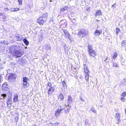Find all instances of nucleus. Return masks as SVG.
Wrapping results in <instances>:
<instances>
[{"label":"nucleus","mask_w":126,"mask_h":126,"mask_svg":"<svg viewBox=\"0 0 126 126\" xmlns=\"http://www.w3.org/2000/svg\"><path fill=\"white\" fill-rule=\"evenodd\" d=\"M39 41L40 42L42 41L43 38V34L40 33L38 36Z\"/></svg>","instance_id":"f3484780"},{"label":"nucleus","mask_w":126,"mask_h":126,"mask_svg":"<svg viewBox=\"0 0 126 126\" xmlns=\"http://www.w3.org/2000/svg\"><path fill=\"white\" fill-rule=\"evenodd\" d=\"M18 117H16L15 118V120L16 122H17L18 121Z\"/></svg>","instance_id":"37998d69"},{"label":"nucleus","mask_w":126,"mask_h":126,"mask_svg":"<svg viewBox=\"0 0 126 126\" xmlns=\"http://www.w3.org/2000/svg\"><path fill=\"white\" fill-rule=\"evenodd\" d=\"M51 124L52 126H58L59 124V123L58 122H57L54 124H53L52 123H51Z\"/></svg>","instance_id":"bb28decb"},{"label":"nucleus","mask_w":126,"mask_h":126,"mask_svg":"<svg viewBox=\"0 0 126 126\" xmlns=\"http://www.w3.org/2000/svg\"><path fill=\"white\" fill-rule=\"evenodd\" d=\"M18 96L17 95L14 96V101L15 102H16L18 101Z\"/></svg>","instance_id":"412c9836"},{"label":"nucleus","mask_w":126,"mask_h":126,"mask_svg":"<svg viewBox=\"0 0 126 126\" xmlns=\"http://www.w3.org/2000/svg\"><path fill=\"white\" fill-rule=\"evenodd\" d=\"M125 97H123L121 96V100L122 102H124L125 100Z\"/></svg>","instance_id":"2f4dec72"},{"label":"nucleus","mask_w":126,"mask_h":126,"mask_svg":"<svg viewBox=\"0 0 126 126\" xmlns=\"http://www.w3.org/2000/svg\"><path fill=\"white\" fill-rule=\"evenodd\" d=\"M104 61L105 62H109L110 61H109V58H107H107H106V59Z\"/></svg>","instance_id":"a19ab883"},{"label":"nucleus","mask_w":126,"mask_h":126,"mask_svg":"<svg viewBox=\"0 0 126 126\" xmlns=\"http://www.w3.org/2000/svg\"><path fill=\"white\" fill-rule=\"evenodd\" d=\"M102 32V31L101 30H96L95 32L94 33V34L95 36L97 37L99 36Z\"/></svg>","instance_id":"9b49d317"},{"label":"nucleus","mask_w":126,"mask_h":126,"mask_svg":"<svg viewBox=\"0 0 126 126\" xmlns=\"http://www.w3.org/2000/svg\"><path fill=\"white\" fill-rule=\"evenodd\" d=\"M102 13L101 11L100 10H97L96 12V14H95V16L96 17L97 16H100L102 15Z\"/></svg>","instance_id":"2eb2a0df"},{"label":"nucleus","mask_w":126,"mask_h":126,"mask_svg":"<svg viewBox=\"0 0 126 126\" xmlns=\"http://www.w3.org/2000/svg\"><path fill=\"white\" fill-rule=\"evenodd\" d=\"M10 10L12 12H15L14 8H11Z\"/></svg>","instance_id":"a18cd8bd"},{"label":"nucleus","mask_w":126,"mask_h":126,"mask_svg":"<svg viewBox=\"0 0 126 126\" xmlns=\"http://www.w3.org/2000/svg\"><path fill=\"white\" fill-rule=\"evenodd\" d=\"M50 49V46H49V47H47V49L48 50Z\"/></svg>","instance_id":"8fccbe9b"},{"label":"nucleus","mask_w":126,"mask_h":126,"mask_svg":"<svg viewBox=\"0 0 126 126\" xmlns=\"http://www.w3.org/2000/svg\"><path fill=\"white\" fill-rule=\"evenodd\" d=\"M87 34V32L85 29H81L79 32L78 36L79 37H85Z\"/></svg>","instance_id":"39448f33"},{"label":"nucleus","mask_w":126,"mask_h":126,"mask_svg":"<svg viewBox=\"0 0 126 126\" xmlns=\"http://www.w3.org/2000/svg\"><path fill=\"white\" fill-rule=\"evenodd\" d=\"M18 2L19 3V4H22V0H18Z\"/></svg>","instance_id":"79ce46f5"},{"label":"nucleus","mask_w":126,"mask_h":126,"mask_svg":"<svg viewBox=\"0 0 126 126\" xmlns=\"http://www.w3.org/2000/svg\"><path fill=\"white\" fill-rule=\"evenodd\" d=\"M0 77H1V75L0 74V81H1Z\"/></svg>","instance_id":"5fc2aeb1"},{"label":"nucleus","mask_w":126,"mask_h":126,"mask_svg":"<svg viewBox=\"0 0 126 126\" xmlns=\"http://www.w3.org/2000/svg\"><path fill=\"white\" fill-rule=\"evenodd\" d=\"M46 20L43 18L42 17H40L37 20V22L39 24L43 25L45 21Z\"/></svg>","instance_id":"9d476101"},{"label":"nucleus","mask_w":126,"mask_h":126,"mask_svg":"<svg viewBox=\"0 0 126 126\" xmlns=\"http://www.w3.org/2000/svg\"><path fill=\"white\" fill-rule=\"evenodd\" d=\"M117 55V53H115L113 56L112 58V59L113 58L114 59H115L116 58Z\"/></svg>","instance_id":"c85d7f7f"},{"label":"nucleus","mask_w":126,"mask_h":126,"mask_svg":"<svg viewBox=\"0 0 126 126\" xmlns=\"http://www.w3.org/2000/svg\"><path fill=\"white\" fill-rule=\"evenodd\" d=\"M120 114L119 113H116L115 115V118H120Z\"/></svg>","instance_id":"a878e982"},{"label":"nucleus","mask_w":126,"mask_h":126,"mask_svg":"<svg viewBox=\"0 0 126 126\" xmlns=\"http://www.w3.org/2000/svg\"><path fill=\"white\" fill-rule=\"evenodd\" d=\"M67 101L68 102V105L69 104V105L72 102V99L70 96H68Z\"/></svg>","instance_id":"4468645a"},{"label":"nucleus","mask_w":126,"mask_h":126,"mask_svg":"<svg viewBox=\"0 0 126 126\" xmlns=\"http://www.w3.org/2000/svg\"><path fill=\"white\" fill-rule=\"evenodd\" d=\"M80 99L82 101H83V102H84V99L83 98H80Z\"/></svg>","instance_id":"09e8293b"},{"label":"nucleus","mask_w":126,"mask_h":126,"mask_svg":"<svg viewBox=\"0 0 126 126\" xmlns=\"http://www.w3.org/2000/svg\"><path fill=\"white\" fill-rule=\"evenodd\" d=\"M125 112L126 113V108L125 109Z\"/></svg>","instance_id":"864d4df0"},{"label":"nucleus","mask_w":126,"mask_h":126,"mask_svg":"<svg viewBox=\"0 0 126 126\" xmlns=\"http://www.w3.org/2000/svg\"><path fill=\"white\" fill-rule=\"evenodd\" d=\"M47 16V14L46 13H45L42 16H41L40 17H43V18L45 20L46 19V18Z\"/></svg>","instance_id":"aec40b11"},{"label":"nucleus","mask_w":126,"mask_h":126,"mask_svg":"<svg viewBox=\"0 0 126 126\" xmlns=\"http://www.w3.org/2000/svg\"><path fill=\"white\" fill-rule=\"evenodd\" d=\"M11 103V101L10 99H8L7 100V105L10 104Z\"/></svg>","instance_id":"473e14b6"},{"label":"nucleus","mask_w":126,"mask_h":126,"mask_svg":"<svg viewBox=\"0 0 126 126\" xmlns=\"http://www.w3.org/2000/svg\"><path fill=\"white\" fill-rule=\"evenodd\" d=\"M37 31H36V32H35V34H37Z\"/></svg>","instance_id":"603ef678"},{"label":"nucleus","mask_w":126,"mask_h":126,"mask_svg":"<svg viewBox=\"0 0 126 126\" xmlns=\"http://www.w3.org/2000/svg\"><path fill=\"white\" fill-rule=\"evenodd\" d=\"M28 79L26 77H24L23 78V82H27V80Z\"/></svg>","instance_id":"393cba45"},{"label":"nucleus","mask_w":126,"mask_h":126,"mask_svg":"<svg viewBox=\"0 0 126 126\" xmlns=\"http://www.w3.org/2000/svg\"><path fill=\"white\" fill-rule=\"evenodd\" d=\"M126 95V92H124L122 94L121 96H123V97H125Z\"/></svg>","instance_id":"58836bf2"},{"label":"nucleus","mask_w":126,"mask_h":126,"mask_svg":"<svg viewBox=\"0 0 126 126\" xmlns=\"http://www.w3.org/2000/svg\"><path fill=\"white\" fill-rule=\"evenodd\" d=\"M64 31H63V32L66 35H69V34L68 31L65 30H64Z\"/></svg>","instance_id":"7c9ffc66"},{"label":"nucleus","mask_w":126,"mask_h":126,"mask_svg":"<svg viewBox=\"0 0 126 126\" xmlns=\"http://www.w3.org/2000/svg\"><path fill=\"white\" fill-rule=\"evenodd\" d=\"M8 85L7 83L5 82L4 83L2 86V89L4 91H5L8 89Z\"/></svg>","instance_id":"1a4fd4ad"},{"label":"nucleus","mask_w":126,"mask_h":126,"mask_svg":"<svg viewBox=\"0 0 126 126\" xmlns=\"http://www.w3.org/2000/svg\"><path fill=\"white\" fill-rule=\"evenodd\" d=\"M89 54L90 55L94 58H95L94 57L96 55L95 52L94 50H93L92 51L89 52Z\"/></svg>","instance_id":"ddd939ff"},{"label":"nucleus","mask_w":126,"mask_h":126,"mask_svg":"<svg viewBox=\"0 0 126 126\" xmlns=\"http://www.w3.org/2000/svg\"><path fill=\"white\" fill-rule=\"evenodd\" d=\"M115 4H114L112 6V8H115Z\"/></svg>","instance_id":"de8ad7c7"},{"label":"nucleus","mask_w":126,"mask_h":126,"mask_svg":"<svg viewBox=\"0 0 126 126\" xmlns=\"http://www.w3.org/2000/svg\"><path fill=\"white\" fill-rule=\"evenodd\" d=\"M116 123L117 124H119L120 123L121 121L120 118H116Z\"/></svg>","instance_id":"f704fd0d"},{"label":"nucleus","mask_w":126,"mask_h":126,"mask_svg":"<svg viewBox=\"0 0 126 126\" xmlns=\"http://www.w3.org/2000/svg\"><path fill=\"white\" fill-rule=\"evenodd\" d=\"M47 87L48 91L47 94L49 96L52 94L54 91V89L53 87H52L51 83L49 82L48 83Z\"/></svg>","instance_id":"f03ea898"},{"label":"nucleus","mask_w":126,"mask_h":126,"mask_svg":"<svg viewBox=\"0 0 126 126\" xmlns=\"http://www.w3.org/2000/svg\"><path fill=\"white\" fill-rule=\"evenodd\" d=\"M113 66L115 67H117L118 66V64L116 63L112 62Z\"/></svg>","instance_id":"e433bc0d"},{"label":"nucleus","mask_w":126,"mask_h":126,"mask_svg":"<svg viewBox=\"0 0 126 126\" xmlns=\"http://www.w3.org/2000/svg\"><path fill=\"white\" fill-rule=\"evenodd\" d=\"M1 44H3L4 45H5L7 44V43L6 41L5 40L1 41Z\"/></svg>","instance_id":"72a5a7b5"},{"label":"nucleus","mask_w":126,"mask_h":126,"mask_svg":"<svg viewBox=\"0 0 126 126\" xmlns=\"http://www.w3.org/2000/svg\"><path fill=\"white\" fill-rule=\"evenodd\" d=\"M15 37L16 38V39L17 41H21L22 40V37L20 36L17 33L15 35Z\"/></svg>","instance_id":"f8f14e48"},{"label":"nucleus","mask_w":126,"mask_h":126,"mask_svg":"<svg viewBox=\"0 0 126 126\" xmlns=\"http://www.w3.org/2000/svg\"><path fill=\"white\" fill-rule=\"evenodd\" d=\"M64 103H62L60 104V109H58L56 111L55 116L56 117H58L59 116L61 113V111L64 110L63 108V106L64 105Z\"/></svg>","instance_id":"20e7f679"},{"label":"nucleus","mask_w":126,"mask_h":126,"mask_svg":"<svg viewBox=\"0 0 126 126\" xmlns=\"http://www.w3.org/2000/svg\"><path fill=\"white\" fill-rule=\"evenodd\" d=\"M91 111L94 113L96 112V111L94 109V108H92L91 110Z\"/></svg>","instance_id":"4c0bfd02"},{"label":"nucleus","mask_w":126,"mask_h":126,"mask_svg":"<svg viewBox=\"0 0 126 126\" xmlns=\"http://www.w3.org/2000/svg\"><path fill=\"white\" fill-rule=\"evenodd\" d=\"M59 98H60L62 101L63 100L64 97L63 95L62 94H61L60 95Z\"/></svg>","instance_id":"cd10ccee"},{"label":"nucleus","mask_w":126,"mask_h":126,"mask_svg":"<svg viewBox=\"0 0 126 126\" xmlns=\"http://www.w3.org/2000/svg\"><path fill=\"white\" fill-rule=\"evenodd\" d=\"M23 84L24 86V88H26V87H28L29 85V84L27 82H23Z\"/></svg>","instance_id":"b1692460"},{"label":"nucleus","mask_w":126,"mask_h":126,"mask_svg":"<svg viewBox=\"0 0 126 126\" xmlns=\"http://www.w3.org/2000/svg\"><path fill=\"white\" fill-rule=\"evenodd\" d=\"M22 41H23L25 45L26 46H28L29 44V42L25 38L23 39H22Z\"/></svg>","instance_id":"a211bd4d"},{"label":"nucleus","mask_w":126,"mask_h":126,"mask_svg":"<svg viewBox=\"0 0 126 126\" xmlns=\"http://www.w3.org/2000/svg\"><path fill=\"white\" fill-rule=\"evenodd\" d=\"M1 96L4 99H5L6 98V95L5 94H1Z\"/></svg>","instance_id":"c9c22d12"},{"label":"nucleus","mask_w":126,"mask_h":126,"mask_svg":"<svg viewBox=\"0 0 126 126\" xmlns=\"http://www.w3.org/2000/svg\"><path fill=\"white\" fill-rule=\"evenodd\" d=\"M88 50L89 51V53L92 51L93 50V49L92 46L90 45H89L88 46Z\"/></svg>","instance_id":"dca6fc26"},{"label":"nucleus","mask_w":126,"mask_h":126,"mask_svg":"<svg viewBox=\"0 0 126 126\" xmlns=\"http://www.w3.org/2000/svg\"><path fill=\"white\" fill-rule=\"evenodd\" d=\"M83 66L84 72L85 73V79L87 81H88L89 77V74L90 73V72L88 70V67L85 64H83Z\"/></svg>","instance_id":"7ed1b4c3"},{"label":"nucleus","mask_w":126,"mask_h":126,"mask_svg":"<svg viewBox=\"0 0 126 126\" xmlns=\"http://www.w3.org/2000/svg\"><path fill=\"white\" fill-rule=\"evenodd\" d=\"M116 33L117 34H118L119 32L120 31L119 29L118 28H117L116 29Z\"/></svg>","instance_id":"ea45409f"},{"label":"nucleus","mask_w":126,"mask_h":126,"mask_svg":"<svg viewBox=\"0 0 126 126\" xmlns=\"http://www.w3.org/2000/svg\"><path fill=\"white\" fill-rule=\"evenodd\" d=\"M68 8V7L67 6L63 7V8L61 9L60 10V12H62L63 11L67 10Z\"/></svg>","instance_id":"5701e85b"},{"label":"nucleus","mask_w":126,"mask_h":126,"mask_svg":"<svg viewBox=\"0 0 126 126\" xmlns=\"http://www.w3.org/2000/svg\"><path fill=\"white\" fill-rule=\"evenodd\" d=\"M126 44V40H123L121 43V45L122 46H123Z\"/></svg>","instance_id":"c756f323"},{"label":"nucleus","mask_w":126,"mask_h":126,"mask_svg":"<svg viewBox=\"0 0 126 126\" xmlns=\"http://www.w3.org/2000/svg\"><path fill=\"white\" fill-rule=\"evenodd\" d=\"M61 83L62 86L64 88H67L66 84L64 80L62 81Z\"/></svg>","instance_id":"6ab92c4d"},{"label":"nucleus","mask_w":126,"mask_h":126,"mask_svg":"<svg viewBox=\"0 0 126 126\" xmlns=\"http://www.w3.org/2000/svg\"><path fill=\"white\" fill-rule=\"evenodd\" d=\"M16 78V77L15 75L13 74H10L8 77L9 81L10 82L14 81L15 80Z\"/></svg>","instance_id":"6e6552de"},{"label":"nucleus","mask_w":126,"mask_h":126,"mask_svg":"<svg viewBox=\"0 0 126 126\" xmlns=\"http://www.w3.org/2000/svg\"><path fill=\"white\" fill-rule=\"evenodd\" d=\"M121 84L124 85H126V79H123L121 81Z\"/></svg>","instance_id":"4be33fe9"},{"label":"nucleus","mask_w":126,"mask_h":126,"mask_svg":"<svg viewBox=\"0 0 126 126\" xmlns=\"http://www.w3.org/2000/svg\"><path fill=\"white\" fill-rule=\"evenodd\" d=\"M60 24V27L62 29L66 28L67 25V22L65 20H61Z\"/></svg>","instance_id":"423d86ee"},{"label":"nucleus","mask_w":126,"mask_h":126,"mask_svg":"<svg viewBox=\"0 0 126 126\" xmlns=\"http://www.w3.org/2000/svg\"><path fill=\"white\" fill-rule=\"evenodd\" d=\"M3 15V14L2 13H0V16H2Z\"/></svg>","instance_id":"3c124183"},{"label":"nucleus","mask_w":126,"mask_h":126,"mask_svg":"<svg viewBox=\"0 0 126 126\" xmlns=\"http://www.w3.org/2000/svg\"><path fill=\"white\" fill-rule=\"evenodd\" d=\"M4 10H5V11L8 12V11L9 9L8 8H5Z\"/></svg>","instance_id":"49530a36"},{"label":"nucleus","mask_w":126,"mask_h":126,"mask_svg":"<svg viewBox=\"0 0 126 126\" xmlns=\"http://www.w3.org/2000/svg\"><path fill=\"white\" fill-rule=\"evenodd\" d=\"M15 9V12L17 11L18 10H19V8H14Z\"/></svg>","instance_id":"c03bdc74"},{"label":"nucleus","mask_w":126,"mask_h":126,"mask_svg":"<svg viewBox=\"0 0 126 126\" xmlns=\"http://www.w3.org/2000/svg\"><path fill=\"white\" fill-rule=\"evenodd\" d=\"M9 50L10 52L16 58L21 57L24 53L21 47L16 46H12L10 47Z\"/></svg>","instance_id":"f257e3e1"},{"label":"nucleus","mask_w":126,"mask_h":126,"mask_svg":"<svg viewBox=\"0 0 126 126\" xmlns=\"http://www.w3.org/2000/svg\"><path fill=\"white\" fill-rule=\"evenodd\" d=\"M64 105L63 106V108L64 110V112L65 113H68L69 111V110L71 108V106H70L69 104L66 105L64 103Z\"/></svg>","instance_id":"0eeeda50"}]
</instances>
